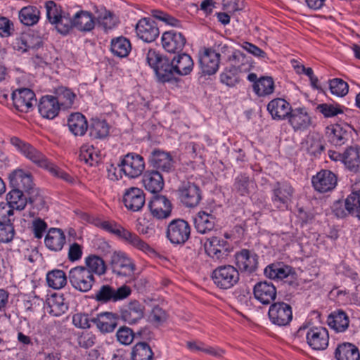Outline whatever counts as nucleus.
<instances>
[{
  "mask_svg": "<svg viewBox=\"0 0 360 360\" xmlns=\"http://www.w3.org/2000/svg\"><path fill=\"white\" fill-rule=\"evenodd\" d=\"M205 248L210 257L219 261L226 259L231 251L229 243L219 237L208 238L205 245Z\"/></svg>",
  "mask_w": 360,
  "mask_h": 360,
  "instance_id": "obj_14",
  "label": "nucleus"
},
{
  "mask_svg": "<svg viewBox=\"0 0 360 360\" xmlns=\"http://www.w3.org/2000/svg\"><path fill=\"white\" fill-rule=\"evenodd\" d=\"M15 235V229L12 221L3 223L0 226V242L8 243L11 241Z\"/></svg>",
  "mask_w": 360,
  "mask_h": 360,
  "instance_id": "obj_63",
  "label": "nucleus"
},
{
  "mask_svg": "<svg viewBox=\"0 0 360 360\" xmlns=\"http://www.w3.org/2000/svg\"><path fill=\"white\" fill-rule=\"evenodd\" d=\"M315 190L320 193L332 191L337 185L338 178L330 170L322 169L314 176L311 179Z\"/></svg>",
  "mask_w": 360,
  "mask_h": 360,
  "instance_id": "obj_18",
  "label": "nucleus"
},
{
  "mask_svg": "<svg viewBox=\"0 0 360 360\" xmlns=\"http://www.w3.org/2000/svg\"><path fill=\"white\" fill-rule=\"evenodd\" d=\"M253 89L259 96L269 95L274 92V82L271 77H262L253 84Z\"/></svg>",
  "mask_w": 360,
  "mask_h": 360,
  "instance_id": "obj_50",
  "label": "nucleus"
},
{
  "mask_svg": "<svg viewBox=\"0 0 360 360\" xmlns=\"http://www.w3.org/2000/svg\"><path fill=\"white\" fill-rule=\"evenodd\" d=\"M212 278L217 287L229 289L238 282L239 272L231 265L221 266L213 271Z\"/></svg>",
  "mask_w": 360,
  "mask_h": 360,
  "instance_id": "obj_8",
  "label": "nucleus"
},
{
  "mask_svg": "<svg viewBox=\"0 0 360 360\" xmlns=\"http://www.w3.org/2000/svg\"><path fill=\"white\" fill-rule=\"evenodd\" d=\"M233 189L240 195H248L255 189V183L245 174H240L235 179Z\"/></svg>",
  "mask_w": 360,
  "mask_h": 360,
  "instance_id": "obj_47",
  "label": "nucleus"
},
{
  "mask_svg": "<svg viewBox=\"0 0 360 360\" xmlns=\"http://www.w3.org/2000/svg\"><path fill=\"white\" fill-rule=\"evenodd\" d=\"M110 264L112 272L119 276H130L135 271L134 263L122 252H114Z\"/></svg>",
  "mask_w": 360,
  "mask_h": 360,
  "instance_id": "obj_12",
  "label": "nucleus"
},
{
  "mask_svg": "<svg viewBox=\"0 0 360 360\" xmlns=\"http://www.w3.org/2000/svg\"><path fill=\"white\" fill-rule=\"evenodd\" d=\"M349 319L345 311L338 309L328 317V326L338 333L345 332L349 327Z\"/></svg>",
  "mask_w": 360,
  "mask_h": 360,
  "instance_id": "obj_39",
  "label": "nucleus"
},
{
  "mask_svg": "<svg viewBox=\"0 0 360 360\" xmlns=\"http://www.w3.org/2000/svg\"><path fill=\"white\" fill-rule=\"evenodd\" d=\"M186 42L184 35L174 30L165 32L162 36V44L165 50L169 53L182 51Z\"/></svg>",
  "mask_w": 360,
  "mask_h": 360,
  "instance_id": "obj_24",
  "label": "nucleus"
},
{
  "mask_svg": "<svg viewBox=\"0 0 360 360\" xmlns=\"http://www.w3.org/2000/svg\"><path fill=\"white\" fill-rule=\"evenodd\" d=\"M358 146H351L345 151L344 165L346 167L353 172H358L359 166L355 162V158H358L359 150Z\"/></svg>",
  "mask_w": 360,
  "mask_h": 360,
  "instance_id": "obj_55",
  "label": "nucleus"
},
{
  "mask_svg": "<svg viewBox=\"0 0 360 360\" xmlns=\"http://www.w3.org/2000/svg\"><path fill=\"white\" fill-rule=\"evenodd\" d=\"M268 316L272 324L286 326L292 319V307L284 302H276L269 307Z\"/></svg>",
  "mask_w": 360,
  "mask_h": 360,
  "instance_id": "obj_9",
  "label": "nucleus"
},
{
  "mask_svg": "<svg viewBox=\"0 0 360 360\" xmlns=\"http://www.w3.org/2000/svg\"><path fill=\"white\" fill-rule=\"evenodd\" d=\"M358 193L352 192L345 199V202L338 200L333 205L332 210L337 217L344 218L348 214L354 215V206L359 202Z\"/></svg>",
  "mask_w": 360,
  "mask_h": 360,
  "instance_id": "obj_28",
  "label": "nucleus"
},
{
  "mask_svg": "<svg viewBox=\"0 0 360 360\" xmlns=\"http://www.w3.org/2000/svg\"><path fill=\"white\" fill-rule=\"evenodd\" d=\"M231 66L225 68L220 75L221 82L229 86H233L240 82L238 73L250 70V59L240 51H236L229 56Z\"/></svg>",
  "mask_w": 360,
  "mask_h": 360,
  "instance_id": "obj_2",
  "label": "nucleus"
},
{
  "mask_svg": "<svg viewBox=\"0 0 360 360\" xmlns=\"http://www.w3.org/2000/svg\"><path fill=\"white\" fill-rule=\"evenodd\" d=\"M148 207L154 217L164 219L171 216L172 204L165 195H155L148 202Z\"/></svg>",
  "mask_w": 360,
  "mask_h": 360,
  "instance_id": "obj_13",
  "label": "nucleus"
},
{
  "mask_svg": "<svg viewBox=\"0 0 360 360\" xmlns=\"http://www.w3.org/2000/svg\"><path fill=\"white\" fill-rule=\"evenodd\" d=\"M144 314V307L137 300L131 301L120 311L121 319L128 324H134L140 321Z\"/></svg>",
  "mask_w": 360,
  "mask_h": 360,
  "instance_id": "obj_27",
  "label": "nucleus"
},
{
  "mask_svg": "<svg viewBox=\"0 0 360 360\" xmlns=\"http://www.w3.org/2000/svg\"><path fill=\"white\" fill-rule=\"evenodd\" d=\"M13 23L6 17L0 18V36L8 37L14 33Z\"/></svg>",
  "mask_w": 360,
  "mask_h": 360,
  "instance_id": "obj_64",
  "label": "nucleus"
},
{
  "mask_svg": "<svg viewBox=\"0 0 360 360\" xmlns=\"http://www.w3.org/2000/svg\"><path fill=\"white\" fill-rule=\"evenodd\" d=\"M178 198L186 207H197L202 200V191L195 183L183 181L177 189Z\"/></svg>",
  "mask_w": 360,
  "mask_h": 360,
  "instance_id": "obj_7",
  "label": "nucleus"
},
{
  "mask_svg": "<svg viewBox=\"0 0 360 360\" xmlns=\"http://www.w3.org/2000/svg\"><path fill=\"white\" fill-rule=\"evenodd\" d=\"M336 360H360L358 347L350 342L339 344L334 352Z\"/></svg>",
  "mask_w": 360,
  "mask_h": 360,
  "instance_id": "obj_38",
  "label": "nucleus"
},
{
  "mask_svg": "<svg viewBox=\"0 0 360 360\" xmlns=\"http://www.w3.org/2000/svg\"><path fill=\"white\" fill-rule=\"evenodd\" d=\"M87 270L94 274L103 275L106 271V265L104 260L99 256L91 255L85 259Z\"/></svg>",
  "mask_w": 360,
  "mask_h": 360,
  "instance_id": "obj_52",
  "label": "nucleus"
},
{
  "mask_svg": "<svg viewBox=\"0 0 360 360\" xmlns=\"http://www.w3.org/2000/svg\"><path fill=\"white\" fill-rule=\"evenodd\" d=\"M349 133L340 124L332 127L330 131H328V141L335 146H341L349 140Z\"/></svg>",
  "mask_w": 360,
  "mask_h": 360,
  "instance_id": "obj_46",
  "label": "nucleus"
},
{
  "mask_svg": "<svg viewBox=\"0 0 360 360\" xmlns=\"http://www.w3.org/2000/svg\"><path fill=\"white\" fill-rule=\"evenodd\" d=\"M134 337V331L127 326L120 327L116 333L117 341L124 345H130L133 342Z\"/></svg>",
  "mask_w": 360,
  "mask_h": 360,
  "instance_id": "obj_60",
  "label": "nucleus"
},
{
  "mask_svg": "<svg viewBox=\"0 0 360 360\" xmlns=\"http://www.w3.org/2000/svg\"><path fill=\"white\" fill-rule=\"evenodd\" d=\"M272 200L274 202L278 203L279 205H285L290 200L292 196L293 188L288 183L278 182L274 186Z\"/></svg>",
  "mask_w": 360,
  "mask_h": 360,
  "instance_id": "obj_41",
  "label": "nucleus"
},
{
  "mask_svg": "<svg viewBox=\"0 0 360 360\" xmlns=\"http://www.w3.org/2000/svg\"><path fill=\"white\" fill-rule=\"evenodd\" d=\"M68 125L75 136H83L88 129L87 121L80 112L72 113L68 120Z\"/></svg>",
  "mask_w": 360,
  "mask_h": 360,
  "instance_id": "obj_42",
  "label": "nucleus"
},
{
  "mask_svg": "<svg viewBox=\"0 0 360 360\" xmlns=\"http://www.w3.org/2000/svg\"><path fill=\"white\" fill-rule=\"evenodd\" d=\"M56 96L58 104L65 108L70 107L74 102L75 94L70 89L61 86L56 90Z\"/></svg>",
  "mask_w": 360,
  "mask_h": 360,
  "instance_id": "obj_56",
  "label": "nucleus"
},
{
  "mask_svg": "<svg viewBox=\"0 0 360 360\" xmlns=\"http://www.w3.org/2000/svg\"><path fill=\"white\" fill-rule=\"evenodd\" d=\"M91 321L103 333H112L117 326V316L112 312L101 313Z\"/></svg>",
  "mask_w": 360,
  "mask_h": 360,
  "instance_id": "obj_31",
  "label": "nucleus"
},
{
  "mask_svg": "<svg viewBox=\"0 0 360 360\" xmlns=\"http://www.w3.org/2000/svg\"><path fill=\"white\" fill-rule=\"evenodd\" d=\"M110 126L105 120H94L89 127V136L94 139H102L109 134Z\"/></svg>",
  "mask_w": 360,
  "mask_h": 360,
  "instance_id": "obj_48",
  "label": "nucleus"
},
{
  "mask_svg": "<svg viewBox=\"0 0 360 360\" xmlns=\"http://www.w3.org/2000/svg\"><path fill=\"white\" fill-rule=\"evenodd\" d=\"M41 44V41L40 39L34 38L29 34H25L22 35L20 38L16 39L15 48L25 52L30 49H37L39 47Z\"/></svg>",
  "mask_w": 360,
  "mask_h": 360,
  "instance_id": "obj_49",
  "label": "nucleus"
},
{
  "mask_svg": "<svg viewBox=\"0 0 360 360\" xmlns=\"http://www.w3.org/2000/svg\"><path fill=\"white\" fill-rule=\"evenodd\" d=\"M123 202L127 210L138 212L145 205L146 195L142 189L137 187H131L125 191L123 195Z\"/></svg>",
  "mask_w": 360,
  "mask_h": 360,
  "instance_id": "obj_21",
  "label": "nucleus"
},
{
  "mask_svg": "<svg viewBox=\"0 0 360 360\" xmlns=\"http://www.w3.org/2000/svg\"><path fill=\"white\" fill-rule=\"evenodd\" d=\"M90 271L82 266L71 269L68 272V279L71 285L82 292H87L91 290L95 283V278L94 274Z\"/></svg>",
  "mask_w": 360,
  "mask_h": 360,
  "instance_id": "obj_5",
  "label": "nucleus"
},
{
  "mask_svg": "<svg viewBox=\"0 0 360 360\" xmlns=\"http://www.w3.org/2000/svg\"><path fill=\"white\" fill-rule=\"evenodd\" d=\"M49 313L54 316H59L68 309V306L64 303L63 298L60 295H53L47 300Z\"/></svg>",
  "mask_w": 360,
  "mask_h": 360,
  "instance_id": "obj_54",
  "label": "nucleus"
},
{
  "mask_svg": "<svg viewBox=\"0 0 360 360\" xmlns=\"http://www.w3.org/2000/svg\"><path fill=\"white\" fill-rule=\"evenodd\" d=\"M11 143L34 164L41 167L49 169L54 176H58L68 183L74 182V179L70 174L49 162L44 155L30 143H25L15 136L11 139Z\"/></svg>",
  "mask_w": 360,
  "mask_h": 360,
  "instance_id": "obj_1",
  "label": "nucleus"
},
{
  "mask_svg": "<svg viewBox=\"0 0 360 360\" xmlns=\"http://www.w3.org/2000/svg\"><path fill=\"white\" fill-rule=\"evenodd\" d=\"M45 8L49 22L56 25L58 32L62 34H68L70 30V14L63 11L53 1H46Z\"/></svg>",
  "mask_w": 360,
  "mask_h": 360,
  "instance_id": "obj_4",
  "label": "nucleus"
},
{
  "mask_svg": "<svg viewBox=\"0 0 360 360\" xmlns=\"http://www.w3.org/2000/svg\"><path fill=\"white\" fill-rule=\"evenodd\" d=\"M148 162L157 171L169 173L174 169V162L171 155L160 150H154L151 152Z\"/></svg>",
  "mask_w": 360,
  "mask_h": 360,
  "instance_id": "obj_17",
  "label": "nucleus"
},
{
  "mask_svg": "<svg viewBox=\"0 0 360 360\" xmlns=\"http://www.w3.org/2000/svg\"><path fill=\"white\" fill-rule=\"evenodd\" d=\"M236 264L241 271L252 273L257 267V255L247 249H243L235 255Z\"/></svg>",
  "mask_w": 360,
  "mask_h": 360,
  "instance_id": "obj_26",
  "label": "nucleus"
},
{
  "mask_svg": "<svg viewBox=\"0 0 360 360\" xmlns=\"http://www.w3.org/2000/svg\"><path fill=\"white\" fill-rule=\"evenodd\" d=\"M12 99L16 110L27 112L36 103L35 94L30 89H20L12 93Z\"/></svg>",
  "mask_w": 360,
  "mask_h": 360,
  "instance_id": "obj_16",
  "label": "nucleus"
},
{
  "mask_svg": "<svg viewBox=\"0 0 360 360\" xmlns=\"http://www.w3.org/2000/svg\"><path fill=\"white\" fill-rule=\"evenodd\" d=\"M68 278L63 270L53 269L47 273L46 282L50 288L59 290L67 284Z\"/></svg>",
  "mask_w": 360,
  "mask_h": 360,
  "instance_id": "obj_45",
  "label": "nucleus"
},
{
  "mask_svg": "<svg viewBox=\"0 0 360 360\" xmlns=\"http://www.w3.org/2000/svg\"><path fill=\"white\" fill-rule=\"evenodd\" d=\"M329 86L333 94L340 97L347 95L349 91L348 84L340 78H335L330 80Z\"/></svg>",
  "mask_w": 360,
  "mask_h": 360,
  "instance_id": "obj_59",
  "label": "nucleus"
},
{
  "mask_svg": "<svg viewBox=\"0 0 360 360\" xmlns=\"http://www.w3.org/2000/svg\"><path fill=\"white\" fill-rule=\"evenodd\" d=\"M27 196V202L32 205L34 207L41 210L45 206V200L39 188L35 185L25 193Z\"/></svg>",
  "mask_w": 360,
  "mask_h": 360,
  "instance_id": "obj_57",
  "label": "nucleus"
},
{
  "mask_svg": "<svg viewBox=\"0 0 360 360\" xmlns=\"http://www.w3.org/2000/svg\"><path fill=\"white\" fill-rule=\"evenodd\" d=\"M132 360H153V352L150 347L144 342L136 343L131 352Z\"/></svg>",
  "mask_w": 360,
  "mask_h": 360,
  "instance_id": "obj_53",
  "label": "nucleus"
},
{
  "mask_svg": "<svg viewBox=\"0 0 360 360\" xmlns=\"http://www.w3.org/2000/svg\"><path fill=\"white\" fill-rule=\"evenodd\" d=\"M79 159L82 161H84L86 163L90 165L91 166L96 165L100 161V157L95 151V148L93 146L82 147L79 154Z\"/></svg>",
  "mask_w": 360,
  "mask_h": 360,
  "instance_id": "obj_58",
  "label": "nucleus"
},
{
  "mask_svg": "<svg viewBox=\"0 0 360 360\" xmlns=\"http://www.w3.org/2000/svg\"><path fill=\"white\" fill-rule=\"evenodd\" d=\"M131 49L130 41L124 37L113 38L110 42V51L114 56L124 58L127 57Z\"/></svg>",
  "mask_w": 360,
  "mask_h": 360,
  "instance_id": "obj_43",
  "label": "nucleus"
},
{
  "mask_svg": "<svg viewBox=\"0 0 360 360\" xmlns=\"http://www.w3.org/2000/svg\"><path fill=\"white\" fill-rule=\"evenodd\" d=\"M38 109L43 117L51 120L58 115L60 106L55 96H45L40 99Z\"/></svg>",
  "mask_w": 360,
  "mask_h": 360,
  "instance_id": "obj_34",
  "label": "nucleus"
},
{
  "mask_svg": "<svg viewBox=\"0 0 360 360\" xmlns=\"http://www.w3.org/2000/svg\"><path fill=\"white\" fill-rule=\"evenodd\" d=\"M98 21L105 30H111L116 25V20L112 13L106 10L98 15Z\"/></svg>",
  "mask_w": 360,
  "mask_h": 360,
  "instance_id": "obj_62",
  "label": "nucleus"
},
{
  "mask_svg": "<svg viewBox=\"0 0 360 360\" xmlns=\"http://www.w3.org/2000/svg\"><path fill=\"white\" fill-rule=\"evenodd\" d=\"M255 298L263 304H269L275 300L277 295L276 288L269 281L257 283L253 288Z\"/></svg>",
  "mask_w": 360,
  "mask_h": 360,
  "instance_id": "obj_23",
  "label": "nucleus"
},
{
  "mask_svg": "<svg viewBox=\"0 0 360 360\" xmlns=\"http://www.w3.org/2000/svg\"><path fill=\"white\" fill-rule=\"evenodd\" d=\"M119 238L134 248L143 251L146 254H155V251L147 243L141 240L136 233L122 227L118 232Z\"/></svg>",
  "mask_w": 360,
  "mask_h": 360,
  "instance_id": "obj_29",
  "label": "nucleus"
},
{
  "mask_svg": "<svg viewBox=\"0 0 360 360\" xmlns=\"http://www.w3.org/2000/svg\"><path fill=\"white\" fill-rule=\"evenodd\" d=\"M146 61L154 70L160 82H170L176 79V74L173 71V59L170 60L155 50L150 49L146 56Z\"/></svg>",
  "mask_w": 360,
  "mask_h": 360,
  "instance_id": "obj_3",
  "label": "nucleus"
},
{
  "mask_svg": "<svg viewBox=\"0 0 360 360\" xmlns=\"http://www.w3.org/2000/svg\"><path fill=\"white\" fill-rule=\"evenodd\" d=\"M118 165L120 170L131 179L139 176L145 169L143 158L134 153L125 155Z\"/></svg>",
  "mask_w": 360,
  "mask_h": 360,
  "instance_id": "obj_10",
  "label": "nucleus"
},
{
  "mask_svg": "<svg viewBox=\"0 0 360 360\" xmlns=\"http://www.w3.org/2000/svg\"><path fill=\"white\" fill-rule=\"evenodd\" d=\"M173 71L176 76H185L191 73L193 68V61L191 57L186 53H181L173 58Z\"/></svg>",
  "mask_w": 360,
  "mask_h": 360,
  "instance_id": "obj_40",
  "label": "nucleus"
},
{
  "mask_svg": "<svg viewBox=\"0 0 360 360\" xmlns=\"http://www.w3.org/2000/svg\"><path fill=\"white\" fill-rule=\"evenodd\" d=\"M40 11L35 6H27L22 8L19 13V18L22 23L31 26L36 24L39 19Z\"/></svg>",
  "mask_w": 360,
  "mask_h": 360,
  "instance_id": "obj_51",
  "label": "nucleus"
},
{
  "mask_svg": "<svg viewBox=\"0 0 360 360\" xmlns=\"http://www.w3.org/2000/svg\"><path fill=\"white\" fill-rule=\"evenodd\" d=\"M307 342L314 350H324L328 346V331L323 327L310 328L306 333Z\"/></svg>",
  "mask_w": 360,
  "mask_h": 360,
  "instance_id": "obj_15",
  "label": "nucleus"
},
{
  "mask_svg": "<svg viewBox=\"0 0 360 360\" xmlns=\"http://www.w3.org/2000/svg\"><path fill=\"white\" fill-rule=\"evenodd\" d=\"M10 186L26 193L34 186L32 176L30 172L17 169L9 174Z\"/></svg>",
  "mask_w": 360,
  "mask_h": 360,
  "instance_id": "obj_22",
  "label": "nucleus"
},
{
  "mask_svg": "<svg viewBox=\"0 0 360 360\" xmlns=\"http://www.w3.org/2000/svg\"><path fill=\"white\" fill-rule=\"evenodd\" d=\"M220 54L212 49H206L199 57V64L204 75L217 72L219 65Z\"/></svg>",
  "mask_w": 360,
  "mask_h": 360,
  "instance_id": "obj_25",
  "label": "nucleus"
},
{
  "mask_svg": "<svg viewBox=\"0 0 360 360\" xmlns=\"http://www.w3.org/2000/svg\"><path fill=\"white\" fill-rule=\"evenodd\" d=\"M139 38L145 42H152L158 37L160 32L156 22L150 18H143L136 25Z\"/></svg>",
  "mask_w": 360,
  "mask_h": 360,
  "instance_id": "obj_19",
  "label": "nucleus"
},
{
  "mask_svg": "<svg viewBox=\"0 0 360 360\" xmlns=\"http://www.w3.org/2000/svg\"><path fill=\"white\" fill-rule=\"evenodd\" d=\"M70 30L75 27L82 32H89L94 28L95 22L90 12L80 11L72 18L70 16Z\"/></svg>",
  "mask_w": 360,
  "mask_h": 360,
  "instance_id": "obj_30",
  "label": "nucleus"
},
{
  "mask_svg": "<svg viewBox=\"0 0 360 360\" xmlns=\"http://www.w3.org/2000/svg\"><path fill=\"white\" fill-rule=\"evenodd\" d=\"M25 195V192L11 188L6 195L7 203L13 210L21 211L25 208L27 204V197Z\"/></svg>",
  "mask_w": 360,
  "mask_h": 360,
  "instance_id": "obj_44",
  "label": "nucleus"
},
{
  "mask_svg": "<svg viewBox=\"0 0 360 360\" xmlns=\"http://www.w3.org/2000/svg\"><path fill=\"white\" fill-rule=\"evenodd\" d=\"M267 110L274 120H285L288 118L292 108L289 103L283 98H276L270 101Z\"/></svg>",
  "mask_w": 360,
  "mask_h": 360,
  "instance_id": "obj_35",
  "label": "nucleus"
},
{
  "mask_svg": "<svg viewBox=\"0 0 360 360\" xmlns=\"http://www.w3.org/2000/svg\"><path fill=\"white\" fill-rule=\"evenodd\" d=\"M288 120L295 131H304L312 124L311 117L304 108L292 109Z\"/></svg>",
  "mask_w": 360,
  "mask_h": 360,
  "instance_id": "obj_20",
  "label": "nucleus"
},
{
  "mask_svg": "<svg viewBox=\"0 0 360 360\" xmlns=\"http://www.w3.org/2000/svg\"><path fill=\"white\" fill-rule=\"evenodd\" d=\"M190 235L191 226L184 219H174L167 226V237L172 243L184 244L190 238Z\"/></svg>",
  "mask_w": 360,
  "mask_h": 360,
  "instance_id": "obj_11",
  "label": "nucleus"
},
{
  "mask_svg": "<svg viewBox=\"0 0 360 360\" xmlns=\"http://www.w3.org/2000/svg\"><path fill=\"white\" fill-rule=\"evenodd\" d=\"M65 240V235L60 229L51 228L45 236L44 243L50 250L58 252L63 249Z\"/></svg>",
  "mask_w": 360,
  "mask_h": 360,
  "instance_id": "obj_33",
  "label": "nucleus"
},
{
  "mask_svg": "<svg viewBox=\"0 0 360 360\" xmlns=\"http://www.w3.org/2000/svg\"><path fill=\"white\" fill-rule=\"evenodd\" d=\"M216 224V217L205 211H200L194 217V226L196 231L201 234H206L212 231Z\"/></svg>",
  "mask_w": 360,
  "mask_h": 360,
  "instance_id": "obj_36",
  "label": "nucleus"
},
{
  "mask_svg": "<svg viewBox=\"0 0 360 360\" xmlns=\"http://www.w3.org/2000/svg\"><path fill=\"white\" fill-rule=\"evenodd\" d=\"M131 293L129 286L123 285L115 288L109 285H103L93 297L96 301L101 304L116 302L127 298Z\"/></svg>",
  "mask_w": 360,
  "mask_h": 360,
  "instance_id": "obj_6",
  "label": "nucleus"
},
{
  "mask_svg": "<svg viewBox=\"0 0 360 360\" xmlns=\"http://www.w3.org/2000/svg\"><path fill=\"white\" fill-rule=\"evenodd\" d=\"M264 274L271 279H281L293 278L295 274L291 266L282 263L271 264L264 269Z\"/></svg>",
  "mask_w": 360,
  "mask_h": 360,
  "instance_id": "obj_37",
  "label": "nucleus"
},
{
  "mask_svg": "<svg viewBox=\"0 0 360 360\" xmlns=\"http://www.w3.org/2000/svg\"><path fill=\"white\" fill-rule=\"evenodd\" d=\"M142 181L145 188L152 193L160 192L165 184L162 175L157 170L146 171Z\"/></svg>",
  "mask_w": 360,
  "mask_h": 360,
  "instance_id": "obj_32",
  "label": "nucleus"
},
{
  "mask_svg": "<svg viewBox=\"0 0 360 360\" xmlns=\"http://www.w3.org/2000/svg\"><path fill=\"white\" fill-rule=\"evenodd\" d=\"M151 15L154 18L165 22L166 25H169L176 27H181L180 20L162 11L153 10L151 11Z\"/></svg>",
  "mask_w": 360,
  "mask_h": 360,
  "instance_id": "obj_61",
  "label": "nucleus"
}]
</instances>
